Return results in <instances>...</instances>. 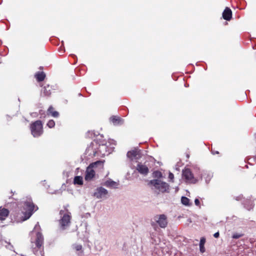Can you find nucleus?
Here are the masks:
<instances>
[{
    "label": "nucleus",
    "instance_id": "f257e3e1",
    "mask_svg": "<svg viewBox=\"0 0 256 256\" xmlns=\"http://www.w3.org/2000/svg\"><path fill=\"white\" fill-rule=\"evenodd\" d=\"M38 228L39 226L36 224L30 232L32 248L37 256H44L42 247L44 238L42 234L37 231Z\"/></svg>",
    "mask_w": 256,
    "mask_h": 256
},
{
    "label": "nucleus",
    "instance_id": "f03ea898",
    "mask_svg": "<svg viewBox=\"0 0 256 256\" xmlns=\"http://www.w3.org/2000/svg\"><path fill=\"white\" fill-rule=\"evenodd\" d=\"M38 209L37 206H35L30 198H28L24 202V210L18 213L16 216V220L18 222L24 221L28 219L32 213Z\"/></svg>",
    "mask_w": 256,
    "mask_h": 256
},
{
    "label": "nucleus",
    "instance_id": "7ed1b4c3",
    "mask_svg": "<svg viewBox=\"0 0 256 256\" xmlns=\"http://www.w3.org/2000/svg\"><path fill=\"white\" fill-rule=\"evenodd\" d=\"M60 218L59 220L60 225L61 228L64 229L68 226L70 223L71 214L68 210L64 208V210H60Z\"/></svg>",
    "mask_w": 256,
    "mask_h": 256
},
{
    "label": "nucleus",
    "instance_id": "20e7f679",
    "mask_svg": "<svg viewBox=\"0 0 256 256\" xmlns=\"http://www.w3.org/2000/svg\"><path fill=\"white\" fill-rule=\"evenodd\" d=\"M151 184H152L155 188L158 190L160 192H168L169 190L168 184L159 180H154L150 182Z\"/></svg>",
    "mask_w": 256,
    "mask_h": 256
},
{
    "label": "nucleus",
    "instance_id": "39448f33",
    "mask_svg": "<svg viewBox=\"0 0 256 256\" xmlns=\"http://www.w3.org/2000/svg\"><path fill=\"white\" fill-rule=\"evenodd\" d=\"M31 132L34 137L40 136L42 133V126L40 120L33 123L31 126Z\"/></svg>",
    "mask_w": 256,
    "mask_h": 256
},
{
    "label": "nucleus",
    "instance_id": "423d86ee",
    "mask_svg": "<svg viewBox=\"0 0 256 256\" xmlns=\"http://www.w3.org/2000/svg\"><path fill=\"white\" fill-rule=\"evenodd\" d=\"M154 220L162 228H165L168 225L167 217L164 214L156 216Z\"/></svg>",
    "mask_w": 256,
    "mask_h": 256
},
{
    "label": "nucleus",
    "instance_id": "0eeeda50",
    "mask_svg": "<svg viewBox=\"0 0 256 256\" xmlns=\"http://www.w3.org/2000/svg\"><path fill=\"white\" fill-rule=\"evenodd\" d=\"M100 162H97L91 164L88 167L85 176V180H90L94 177L95 175V172L92 169V168L96 166L97 164Z\"/></svg>",
    "mask_w": 256,
    "mask_h": 256
},
{
    "label": "nucleus",
    "instance_id": "6e6552de",
    "mask_svg": "<svg viewBox=\"0 0 256 256\" xmlns=\"http://www.w3.org/2000/svg\"><path fill=\"white\" fill-rule=\"evenodd\" d=\"M182 177L186 180V182L190 183H195L196 182L190 170L186 168L182 171Z\"/></svg>",
    "mask_w": 256,
    "mask_h": 256
},
{
    "label": "nucleus",
    "instance_id": "1a4fd4ad",
    "mask_svg": "<svg viewBox=\"0 0 256 256\" xmlns=\"http://www.w3.org/2000/svg\"><path fill=\"white\" fill-rule=\"evenodd\" d=\"M108 192L105 188L100 187L96 189L94 196L98 199H106L107 198Z\"/></svg>",
    "mask_w": 256,
    "mask_h": 256
},
{
    "label": "nucleus",
    "instance_id": "9d476101",
    "mask_svg": "<svg viewBox=\"0 0 256 256\" xmlns=\"http://www.w3.org/2000/svg\"><path fill=\"white\" fill-rule=\"evenodd\" d=\"M127 156L132 160H138L141 157L140 152V150L135 148L132 150L128 152L127 153Z\"/></svg>",
    "mask_w": 256,
    "mask_h": 256
},
{
    "label": "nucleus",
    "instance_id": "9b49d317",
    "mask_svg": "<svg viewBox=\"0 0 256 256\" xmlns=\"http://www.w3.org/2000/svg\"><path fill=\"white\" fill-rule=\"evenodd\" d=\"M10 212L9 210L2 206L0 207V220H4L8 216Z\"/></svg>",
    "mask_w": 256,
    "mask_h": 256
},
{
    "label": "nucleus",
    "instance_id": "f8f14e48",
    "mask_svg": "<svg viewBox=\"0 0 256 256\" xmlns=\"http://www.w3.org/2000/svg\"><path fill=\"white\" fill-rule=\"evenodd\" d=\"M136 170L138 172L142 174H146L148 172V168L145 165L138 164Z\"/></svg>",
    "mask_w": 256,
    "mask_h": 256
},
{
    "label": "nucleus",
    "instance_id": "ddd939ff",
    "mask_svg": "<svg viewBox=\"0 0 256 256\" xmlns=\"http://www.w3.org/2000/svg\"><path fill=\"white\" fill-rule=\"evenodd\" d=\"M232 16V12L230 9L226 8L222 13L223 18L226 20H230L231 19Z\"/></svg>",
    "mask_w": 256,
    "mask_h": 256
},
{
    "label": "nucleus",
    "instance_id": "4468645a",
    "mask_svg": "<svg viewBox=\"0 0 256 256\" xmlns=\"http://www.w3.org/2000/svg\"><path fill=\"white\" fill-rule=\"evenodd\" d=\"M73 248L76 252H78V256H82L83 255V250H82V246L80 244H74L72 246Z\"/></svg>",
    "mask_w": 256,
    "mask_h": 256
},
{
    "label": "nucleus",
    "instance_id": "2eb2a0df",
    "mask_svg": "<svg viewBox=\"0 0 256 256\" xmlns=\"http://www.w3.org/2000/svg\"><path fill=\"white\" fill-rule=\"evenodd\" d=\"M48 113L50 114L54 118H57L59 116V114L58 112L54 110V108L52 106H50L48 109Z\"/></svg>",
    "mask_w": 256,
    "mask_h": 256
},
{
    "label": "nucleus",
    "instance_id": "dca6fc26",
    "mask_svg": "<svg viewBox=\"0 0 256 256\" xmlns=\"http://www.w3.org/2000/svg\"><path fill=\"white\" fill-rule=\"evenodd\" d=\"M74 183L75 184L82 185L83 184V178L80 176H76L74 178Z\"/></svg>",
    "mask_w": 256,
    "mask_h": 256
},
{
    "label": "nucleus",
    "instance_id": "f3484780",
    "mask_svg": "<svg viewBox=\"0 0 256 256\" xmlns=\"http://www.w3.org/2000/svg\"><path fill=\"white\" fill-rule=\"evenodd\" d=\"M106 185L112 188H117V186H118V184L117 182L112 181V180H108L106 182Z\"/></svg>",
    "mask_w": 256,
    "mask_h": 256
},
{
    "label": "nucleus",
    "instance_id": "a211bd4d",
    "mask_svg": "<svg viewBox=\"0 0 256 256\" xmlns=\"http://www.w3.org/2000/svg\"><path fill=\"white\" fill-rule=\"evenodd\" d=\"M36 76L38 81L41 82L44 79L46 75L43 72H42L36 74Z\"/></svg>",
    "mask_w": 256,
    "mask_h": 256
},
{
    "label": "nucleus",
    "instance_id": "6ab92c4d",
    "mask_svg": "<svg viewBox=\"0 0 256 256\" xmlns=\"http://www.w3.org/2000/svg\"><path fill=\"white\" fill-rule=\"evenodd\" d=\"M51 88L48 85L46 86L44 88L42 92L46 96H48L50 94Z\"/></svg>",
    "mask_w": 256,
    "mask_h": 256
},
{
    "label": "nucleus",
    "instance_id": "aec40b11",
    "mask_svg": "<svg viewBox=\"0 0 256 256\" xmlns=\"http://www.w3.org/2000/svg\"><path fill=\"white\" fill-rule=\"evenodd\" d=\"M110 120L114 124H118L120 121V118L116 116H112L110 118Z\"/></svg>",
    "mask_w": 256,
    "mask_h": 256
},
{
    "label": "nucleus",
    "instance_id": "412c9836",
    "mask_svg": "<svg viewBox=\"0 0 256 256\" xmlns=\"http://www.w3.org/2000/svg\"><path fill=\"white\" fill-rule=\"evenodd\" d=\"M182 203L185 206H189L190 200L185 196H182L181 198Z\"/></svg>",
    "mask_w": 256,
    "mask_h": 256
},
{
    "label": "nucleus",
    "instance_id": "4be33fe9",
    "mask_svg": "<svg viewBox=\"0 0 256 256\" xmlns=\"http://www.w3.org/2000/svg\"><path fill=\"white\" fill-rule=\"evenodd\" d=\"M47 125L50 128H52L54 127V126L55 125V122H54V120H50L48 122Z\"/></svg>",
    "mask_w": 256,
    "mask_h": 256
},
{
    "label": "nucleus",
    "instance_id": "5701e85b",
    "mask_svg": "<svg viewBox=\"0 0 256 256\" xmlns=\"http://www.w3.org/2000/svg\"><path fill=\"white\" fill-rule=\"evenodd\" d=\"M154 174V176L156 178H160L162 176V173L158 171L155 172Z\"/></svg>",
    "mask_w": 256,
    "mask_h": 256
},
{
    "label": "nucleus",
    "instance_id": "b1692460",
    "mask_svg": "<svg viewBox=\"0 0 256 256\" xmlns=\"http://www.w3.org/2000/svg\"><path fill=\"white\" fill-rule=\"evenodd\" d=\"M200 250L202 253H204L205 252L204 245H200Z\"/></svg>",
    "mask_w": 256,
    "mask_h": 256
},
{
    "label": "nucleus",
    "instance_id": "393cba45",
    "mask_svg": "<svg viewBox=\"0 0 256 256\" xmlns=\"http://www.w3.org/2000/svg\"><path fill=\"white\" fill-rule=\"evenodd\" d=\"M206 242V239L204 238H202L200 240V245H204Z\"/></svg>",
    "mask_w": 256,
    "mask_h": 256
},
{
    "label": "nucleus",
    "instance_id": "a878e982",
    "mask_svg": "<svg viewBox=\"0 0 256 256\" xmlns=\"http://www.w3.org/2000/svg\"><path fill=\"white\" fill-rule=\"evenodd\" d=\"M168 178L172 181H173V180L174 178V175L172 172L169 173Z\"/></svg>",
    "mask_w": 256,
    "mask_h": 256
},
{
    "label": "nucleus",
    "instance_id": "bb28decb",
    "mask_svg": "<svg viewBox=\"0 0 256 256\" xmlns=\"http://www.w3.org/2000/svg\"><path fill=\"white\" fill-rule=\"evenodd\" d=\"M241 236H242V235H241V234H234L232 236V238H240Z\"/></svg>",
    "mask_w": 256,
    "mask_h": 256
},
{
    "label": "nucleus",
    "instance_id": "cd10ccee",
    "mask_svg": "<svg viewBox=\"0 0 256 256\" xmlns=\"http://www.w3.org/2000/svg\"><path fill=\"white\" fill-rule=\"evenodd\" d=\"M195 204L196 206H198L200 204V201L198 199L196 198L194 200Z\"/></svg>",
    "mask_w": 256,
    "mask_h": 256
},
{
    "label": "nucleus",
    "instance_id": "c85d7f7f",
    "mask_svg": "<svg viewBox=\"0 0 256 256\" xmlns=\"http://www.w3.org/2000/svg\"><path fill=\"white\" fill-rule=\"evenodd\" d=\"M219 232H216L214 234V238H218V236H219Z\"/></svg>",
    "mask_w": 256,
    "mask_h": 256
}]
</instances>
